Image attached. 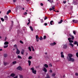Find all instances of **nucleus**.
Masks as SVG:
<instances>
[{"mask_svg": "<svg viewBox=\"0 0 78 78\" xmlns=\"http://www.w3.org/2000/svg\"><path fill=\"white\" fill-rule=\"evenodd\" d=\"M9 44V42H8L6 41L4 43V45H8Z\"/></svg>", "mask_w": 78, "mask_h": 78, "instance_id": "dca6fc26", "label": "nucleus"}, {"mask_svg": "<svg viewBox=\"0 0 78 78\" xmlns=\"http://www.w3.org/2000/svg\"><path fill=\"white\" fill-rule=\"evenodd\" d=\"M63 3L65 4V3H66V1H63Z\"/></svg>", "mask_w": 78, "mask_h": 78, "instance_id": "4d7b16f0", "label": "nucleus"}, {"mask_svg": "<svg viewBox=\"0 0 78 78\" xmlns=\"http://www.w3.org/2000/svg\"><path fill=\"white\" fill-rule=\"evenodd\" d=\"M36 39L37 41L39 42V37H38V35H36Z\"/></svg>", "mask_w": 78, "mask_h": 78, "instance_id": "423d86ee", "label": "nucleus"}, {"mask_svg": "<svg viewBox=\"0 0 78 78\" xmlns=\"http://www.w3.org/2000/svg\"><path fill=\"white\" fill-rule=\"evenodd\" d=\"M27 1L28 2H30L31 1H30V0H27Z\"/></svg>", "mask_w": 78, "mask_h": 78, "instance_id": "69168bd1", "label": "nucleus"}, {"mask_svg": "<svg viewBox=\"0 0 78 78\" xmlns=\"http://www.w3.org/2000/svg\"><path fill=\"white\" fill-rule=\"evenodd\" d=\"M4 66H6V63L5 62H4Z\"/></svg>", "mask_w": 78, "mask_h": 78, "instance_id": "6e6d98bb", "label": "nucleus"}, {"mask_svg": "<svg viewBox=\"0 0 78 78\" xmlns=\"http://www.w3.org/2000/svg\"><path fill=\"white\" fill-rule=\"evenodd\" d=\"M10 76H8L7 77V78H10Z\"/></svg>", "mask_w": 78, "mask_h": 78, "instance_id": "680f3d73", "label": "nucleus"}, {"mask_svg": "<svg viewBox=\"0 0 78 78\" xmlns=\"http://www.w3.org/2000/svg\"><path fill=\"white\" fill-rule=\"evenodd\" d=\"M15 76V74L12 73L11 74V75H10V76H12V77H14Z\"/></svg>", "mask_w": 78, "mask_h": 78, "instance_id": "2eb2a0df", "label": "nucleus"}, {"mask_svg": "<svg viewBox=\"0 0 78 78\" xmlns=\"http://www.w3.org/2000/svg\"><path fill=\"white\" fill-rule=\"evenodd\" d=\"M73 33L74 34H76V32L75 31H73Z\"/></svg>", "mask_w": 78, "mask_h": 78, "instance_id": "a19ab883", "label": "nucleus"}, {"mask_svg": "<svg viewBox=\"0 0 78 78\" xmlns=\"http://www.w3.org/2000/svg\"><path fill=\"white\" fill-rule=\"evenodd\" d=\"M28 21L29 22H30V20L29 19L28 20Z\"/></svg>", "mask_w": 78, "mask_h": 78, "instance_id": "e2e57ef3", "label": "nucleus"}, {"mask_svg": "<svg viewBox=\"0 0 78 78\" xmlns=\"http://www.w3.org/2000/svg\"><path fill=\"white\" fill-rule=\"evenodd\" d=\"M20 42L21 43V44H23V41H20Z\"/></svg>", "mask_w": 78, "mask_h": 78, "instance_id": "37998d69", "label": "nucleus"}, {"mask_svg": "<svg viewBox=\"0 0 78 78\" xmlns=\"http://www.w3.org/2000/svg\"><path fill=\"white\" fill-rule=\"evenodd\" d=\"M20 78H23V76L22 75H20L19 76Z\"/></svg>", "mask_w": 78, "mask_h": 78, "instance_id": "ea45409f", "label": "nucleus"}, {"mask_svg": "<svg viewBox=\"0 0 78 78\" xmlns=\"http://www.w3.org/2000/svg\"><path fill=\"white\" fill-rule=\"evenodd\" d=\"M50 45L51 46H53V45H56V43L54 42L53 43L51 44Z\"/></svg>", "mask_w": 78, "mask_h": 78, "instance_id": "9b49d317", "label": "nucleus"}, {"mask_svg": "<svg viewBox=\"0 0 78 78\" xmlns=\"http://www.w3.org/2000/svg\"><path fill=\"white\" fill-rule=\"evenodd\" d=\"M78 44V42L76 41H75L74 43V45H76V44Z\"/></svg>", "mask_w": 78, "mask_h": 78, "instance_id": "5701e85b", "label": "nucleus"}, {"mask_svg": "<svg viewBox=\"0 0 78 78\" xmlns=\"http://www.w3.org/2000/svg\"><path fill=\"white\" fill-rule=\"evenodd\" d=\"M22 9H23V10H24L25 9V8H22Z\"/></svg>", "mask_w": 78, "mask_h": 78, "instance_id": "774afa93", "label": "nucleus"}, {"mask_svg": "<svg viewBox=\"0 0 78 78\" xmlns=\"http://www.w3.org/2000/svg\"><path fill=\"white\" fill-rule=\"evenodd\" d=\"M50 78V76H49V75H48V74H46V77L45 78Z\"/></svg>", "mask_w": 78, "mask_h": 78, "instance_id": "6ab92c4d", "label": "nucleus"}, {"mask_svg": "<svg viewBox=\"0 0 78 78\" xmlns=\"http://www.w3.org/2000/svg\"><path fill=\"white\" fill-rule=\"evenodd\" d=\"M29 24H30V22H29L28 23H27V25H29Z\"/></svg>", "mask_w": 78, "mask_h": 78, "instance_id": "0e129e2a", "label": "nucleus"}, {"mask_svg": "<svg viewBox=\"0 0 78 78\" xmlns=\"http://www.w3.org/2000/svg\"><path fill=\"white\" fill-rule=\"evenodd\" d=\"M46 38H47V37H46V36H44L43 39H45Z\"/></svg>", "mask_w": 78, "mask_h": 78, "instance_id": "e433bc0d", "label": "nucleus"}, {"mask_svg": "<svg viewBox=\"0 0 78 78\" xmlns=\"http://www.w3.org/2000/svg\"><path fill=\"white\" fill-rule=\"evenodd\" d=\"M17 63V62L16 61H14L12 62L13 64H16Z\"/></svg>", "mask_w": 78, "mask_h": 78, "instance_id": "393cba45", "label": "nucleus"}, {"mask_svg": "<svg viewBox=\"0 0 78 78\" xmlns=\"http://www.w3.org/2000/svg\"><path fill=\"white\" fill-rule=\"evenodd\" d=\"M31 48L32 49V51H34V48L33 47V46H31Z\"/></svg>", "mask_w": 78, "mask_h": 78, "instance_id": "cd10ccee", "label": "nucleus"}, {"mask_svg": "<svg viewBox=\"0 0 78 78\" xmlns=\"http://www.w3.org/2000/svg\"><path fill=\"white\" fill-rule=\"evenodd\" d=\"M73 22H74V23H76V22H77V20H73Z\"/></svg>", "mask_w": 78, "mask_h": 78, "instance_id": "4be33fe9", "label": "nucleus"}, {"mask_svg": "<svg viewBox=\"0 0 78 78\" xmlns=\"http://www.w3.org/2000/svg\"><path fill=\"white\" fill-rule=\"evenodd\" d=\"M69 45H70V46H71L72 47H73L74 46V45H73V44L71 43H69Z\"/></svg>", "mask_w": 78, "mask_h": 78, "instance_id": "a211bd4d", "label": "nucleus"}, {"mask_svg": "<svg viewBox=\"0 0 78 78\" xmlns=\"http://www.w3.org/2000/svg\"><path fill=\"white\" fill-rule=\"evenodd\" d=\"M42 39H43V38H42L41 37H40L39 40L40 41H42Z\"/></svg>", "mask_w": 78, "mask_h": 78, "instance_id": "72a5a7b5", "label": "nucleus"}, {"mask_svg": "<svg viewBox=\"0 0 78 78\" xmlns=\"http://www.w3.org/2000/svg\"><path fill=\"white\" fill-rule=\"evenodd\" d=\"M44 66V67H45L46 68H48V66L47 64H45Z\"/></svg>", "mask_w": 78, "mask_h": 78, "instance_id": "f3484780", "label": "nucleus"}, {"mask_svg": "<svg viewBox=\"0 0 78 78\" xmlns=\"http://www.w3.org/2000/svg\"><path fill=\"white\" fill-rule=\"evenodd\" d=\"M30 28L32 31H33V27L31 26H30Z\"/></svg>", "mask_w": 78, "mask_h": 78, "instance_id": "aec40b11", "label": "nucleus"}, {"mask_svg": "<svg viewBox=\"0 0 78 78\" xmlns=\"http://www.w3.org/2000/svg\"><path fill=\"white\" fill-rule=\"evenodd\" d=\"M40 5L42 6H43L44 5V4H43L42 3H41Z\"/></svg>", "mask_w": 78, "mask_h": 78, "instance_id": "09e8293b", "label": "nucleus"}, {"mask_svg": "<svg viewBox=\"0 0 78 78\" xmlns=\"http://www.w3.org/2000/svg\"><path fill=\"white\" fill-rule=\"evenodd\" d=\"M13 2H16V0H13Z\"/></svg>", "mask_w": 78, "mask_h": 78, "instance_id": "052dcab7", "label": "nucleus"}, {"mask_svg": "<svg viewBox=\"0 0 78 78\" xmlns=\"http://www.w3.org/2000/svg\"><path fill=\"white\" fill-rule=\"evenodd\" d=\"M69 42H70V43H72L73 42V41L72 40H70L69 41Z\"/></svg>", "mask_w": 78, "mask_h": 78, "instance_id": "f704fd0d", "label": "nucleus"}, {"mask_svg": "<svg viewBox=\"0 0 78 78\" xmlns=\"http://www.w3.org/2000/svg\"><path fill=\"white\" fill-rule=\"evenodd\" d=\"M75 75L76 76H78V73H76L75 74Z\"/></svg>", "mask_w": 78, "mask_h": 78, "instance_id": "49530a36", "label": "nucleus"}, {"mask_svg": "<svg viewBox=\"0 0 78 78\" xmlns=\"http://www.w3.org/2000/svg\"><path fill=\"white\" fill-rule=\"evenodd\" d=\"M17 69H18V70H21V71H22V67L20 66H19L18 67Z\"/></svg>", "mask_w": 78, "mask_h": 78, "instance_id": "20e7f679", "label": "nucleus"}, {"mask_svg": "<svg viewBox=\"0 0 78 78\" xmlns=\"http://www.w3.org/2000/svg\"><path fill=\"white\" fill-rule=\"evenodd\" d=\"M43 70L44 72H47V69H46V68L44 67H43Z\"/></svg>", "mask_w": 78, "mask_h": 78, "instance_id": "39448f33", "label": "nucleus"}, {"mask_svg": "<svg viewBox=\"0 0 78 78\" xmlns=\"http://www.w3.org/2000/svg\"><path fill=\"white\" fill-rule=\"evenodd\" d=\"M41 23H43L44 22V20H41Z\"/></svg>", "mask_w": 78, "mask_h": 78, "instance_id": "79ce46f5", "label": "nucleus"}, {"mask_svg": "<svg viewBox=\"0 0 78 78\" xmlns=\"http://www.w3.org/2000/svg\"><path fill=\"white\" fill-rule=\"evenodd\" d=\"M63 48H65V49H67V44H65L63 45Z\"/></svg>", "mask_w": 78, "mask_h": 78, "instance_id": "6e6552de", "label": "nucleus"}, {"mask_svg": "<svg viewBox=\"0 0 78 78\" xmlns=\"http://www.w3.org/2000/svg\"><path fill=\"white\" fill-rule=\"evenodd\" d=\"M32 58V56H30L28 57L29 59H31V58Z\"/></svg>", "mask_w": 78, "mask_h": 78, "instance_id": "473e14b6", "label": "nucleus"}, {"mask_svg": "<svg viewBox=\"0 0 78 78\" xmlns=\"http://www.w3.org/2000/svg\"><path fill=\"white\" fill-rule=\"evenodd\" d=\"M68 56L67 57V59L68 61H72V62H74L75 61V59L73 58H72V57L73 56V55L71 54H68Z\"/></svg>", "mask_w": 78, "mask_h": 78, "instance_id": "f257e3e1", "label": "nucleus"}, {"mask_svg": "<svg viewBox=\"0 0 78 78\" xmlns=\"http://www.w3.org/2000/svg\"><path fill=\"white\" fill-rule=\"evenodd\" d=\"M4 57L6 58V57H7V56H8V55L6 54H5L4 55Z\"/></svg>", "mask_w": 78, "mask_h": 78, "instance_id": "bb28decb", "label": "nucleus"}, {"mask_svg": "<svg viewBox=\"0 0 78 78\" xmlns=\"http://www.w3.org/2000/svg\"><path fill=\"white\" fill-rule=\"evenodd\" d=\"M21 7L20 5H18L17 8H16V11H17L18 9H21Z\"/></svg>", "mask_w": 78, "mask_h": 78, "instance_id": "7ed1b4c3", "label": "nucleus"}, {"mask_svg": "<svg viewBox=\"0 0 78 78\" xmlns=\"http://www.w3.org/2000/svg\"><path fill=\"white\" fill-rule=\"evenodd\" d=\"M4 19L5 20H8V16H7L5 15L4 16Z\"/></svg>", "mask_w": 78, "mask_h": 78, "instance_id": "9d476101", "label": "nucleus"}, {"mask_svg": "<svg viewBox=\"0 0 78 78\" xmlns=\"http://www.w3.org/2000/svg\"><path fill=\"white\" fill-rule=\"evenodd\" d=\"M14 47L16 48V50H17V49H18V48H17V45L15 44V45H14Z\"/></svg>", "mask_w": 78, "mask_h": 78, "instance_id": "412c9836", "label": "nucleus"}, {"mask_svg": "<svg viewBox=\"0 0 78 78\" xmlns=\"http://www.w3.org/2000/svg\"><path fill=\"white\" fill-rule=\"evenodd\" d=\"M60 54L61 55V58H64V55H63V52H61Z\"/></svg>", "mask_w": 78, "mask_h": 78, "instance_id": "0eeeda50", "label": "nucleus"}, {"mask_svg": "<svg viewBox=\"0 0 78 78\" xmlns=\"http://www.w3.org/2000/svg\"><path fill=\"white\" fill-rule=\"evenodd\" d=\"M28 49L30 50V51H31V47H29Z\"/></svg>", "mask_w": 78, "mask_h": 78, "instance_id": "c756f323", "label": "nucleus"}, {"mask_svg": "<svg viewBox=\"0 0 78 78\" xmlns=\"http://www.w3.org/2000/svg\"><path fill=\"white\" fill-rule=\"evenodd\" d=\"M47 19V17H45L44 18V20H46Z\"/></svg>", "mask_w": 78, "mask_h": 78, "instance_id": "5fc2aeb1", "label": "nucleus"}, {"mask_svg": "<svg viewBox=\"0 0 78 78\" xmlns=\"http://www.w3.org/2000/svg\"><path fill=\"white\" fill-rule=\"evenodd\" d=\"M49 66H50L51 67H52V65H51V64H49Z\"/></svg>", "mask_w": 78, "mask_h": 78, "instance_id": "bf43d9fd", "label": "nucleus"}, {"mask_svg": "<svg viewBox=\"0 0 78 78\" xmlns=\"http://www.w3.org/2000/svg\"><path fill=\"white\" fill-rule=\"evenodd\" d=\"M63 21H62V20H61L60 21L58 22V23H59V24H60V23H62V22Z\"/></svg>", "mask_w": 78, "mask_h": 78, "instance_id": "b1692460", "label": "nucleus"}, {"mask_svg": "<svg viewBox=\"0 0 78 78\" xmlns=\"http://www.w3.org/2000/svg\"><path fill=\"white\" fill-rule=\"evenodd\" d=\"M24 15H26V14H27V12H25L24 13Z\"/></svg>", "mask_w": 78, "mask_h": 78, "instance_id": "864d4df0", "label": "nucleus"}, {"mask_svg": "<svg viewBox=\"0 0 78 78\" xmlns=\"http://www.w3.org/2000/svg\"><path fill=\"white\" fill-rule=\"evenodd\" d=\"M17 58H20V59H22V57H21V56L20 55H18L17 56Z\"/></svg>", "mask_w": 78, "mask_h": 78, "instance_id": "2f4dec72", "label": "nucleus"}, {"mask_svg": "<svg viewBox=\"0 0 78 78\" xmlns=\"http://www.w3.org/2000/svg\"><path fill=\"white\" fill-rule=\"evenodd\" d=\"M31 61H30V60H28V63L29 64V66H31Z\"/></svg>", "mask_w": 78, "mask_h": 78, "instance_id": "4468645a", "label": "nucleus"}, {"mask_svg": "<svg viewBox=\"0 0 78 78\" xmlns=\"http://www.w3.org/2000/svg\"><path fill=\"white\" fill-rule=\"evenodd\" d=\"M53 9H55L54 6L52 7V9L51 8L49 9L50 11H51V10H53Z\"/></svg>", "mask_w": 78, "mask_h": 78, "instance_id": "f8f14e48", "label": "nucleus"}, {"mask_svg": "<svg viewBox=\"0 0 78 78\" xmlns=\"http://www.w3.org/2000/svg\"><path fill=\"white\" fill-rule=\"evenodd\" d=\"M76 55L77 57H78V52H77L76 53Z\"/></svg>", "mask_w": 78, "mask_h": 78, "instance_id": "c03bdc74", "label": "nucleus"}, {"mask_svg": "<svg viewBox=\"0 0 78 78\" xmlns=\"http://www.w3.org/2000/svg\"><path fill=\"white\" fill-rule=\"evenodd\" d=\"M30 69L32 70L33 73H34V74H36V71L35 70H34V68L33 67L31 68Z\"/></svg>", "mask_w": 78, "mask_h": 78, "instance_id": "f03ea898", "label": "nucleus"}, {"mask_svg": "<svg viewBox=\"0 0 78 78\" xmlns=\"http://www.w3.org/2000/svg\"><path fill=\"white\" fill-rule=\"evenodd\" d=\"M53 20L51 21V22H50V24H51V25H53V24H52V23H53Z\"/></svg>", "mask_w": 78, "mask_h": 78, "instance_id": "7c9ffc66", "label": "nucleus"}, {"mask_svg": "<svg viewBox=\"0 0 78 78\" xmlns=\"http://www.w3.org/2000/svg\"><path fill=\"white\" fill-rule=\"evenodd\" d=\"M21 53L22 55H23V51H22L21 52Z\"/></svg>", "mask_w": 78, "mask_h": 78, "instance_id": "4c0bfd02", "label": "nucleus"}, {"mask_svg": "<svg viewBox=\"0 0 78 78\" xmlns=\"http://www.w3.org/2000/svg\"><path fill=\"white\" fill-rule=\"evenodd\" d=\"M71 38L72 40H73L74 39V37L73 36H72Z\"/></svg>", "mask_w": 78, "mask_h": 78, "instance_id": "58836bf2", "label": "nucleus"}, {"mask_svg": "<svg viewBox=\"0 0 78 78\" xmlns=\"http://www.w3.org/2000/svg\"><path fill=\"white\" fill-rule=\"evenodd\" d=\"M1 20L2 22H4V19H3V18H1Z\"/></svg>", "mask_w": 78, "mask_h": 78, "instance_id": "c9c22d12", "label": "nucleus"}, {"mask_svg": "<svg viewBox=\"0 0 78 78\" xmlns=\"http://www.w3.org/2000/svg\"><path fill=\"white\" fill-rule=\"evenodd\" d=\"M49 2L51 3H53V0H50Z\"/></svg>", "mask_w": 78, "mask_h": 78, "instance_id": "a878e982", "label": "nucleus"}, {"mask_svg": "<svg viewBox=\"0 0 78 78\" xmlns=\"http://www.w3.org/2000/svg\"><path fill=\"white\" fill-rule=\"evenodd\" d=\"M16 53L17 55H19V54H20V51L18 49H16Z\"/></svg>", "mask_w": 78, "mask_h": 78, "instance_id": "1a4fd4ad", "label": "nucleus"}, {"mask_svg": "<svg viewBox=\"0 0 78 78\" xmlns=\"http://www.w3.org/2000/svg\"><path fill=\"white\" fill-rule=\"evenodd\" d=\"M52 76H55V74L53 73L52 75Z\"/></svg>", "mask_w": 78, "mask_h": 78, "instance_id": "de8ad7c7", "label": "nucleus"}, {"mask_svg": "<svg viewBox=\"0 0 78 78\" xmlns=\"http://www.w3.org/2000/svg\"><path fill=\"white\" fill-rule=\"evenodd\" d=\"M44 25L47 26V23H44Z\"/></svg>", "mask_w": 78, "mask_h": 78, "instance_id": "603ef678", "label": "nucleus"}, {"mask_svg": "<svg viewBox=\"0 0 78 78\" xmlns=\"http://www.w3.org/2000/svg\"><path fill=\"white\" fill-rule=\"evenodd\" d=\"M6 39H7L6 37H5V41H6Z\"/></svg>", "mask_w": 78, "mask_h": 78, "instance_id": "13d9d810", "label": "nucleus"}, {"mask_svg": "<svg viewBox=\"0 0 78 78\" xmlns=\"http://www.w3.org/2000/svg\"><path fill=\"white\" fill-rule=\"evenodd\" d=\"M2 50H3L2 49H0V51H2Z\"/></svg>", "mask_w": 78, "mask_h": 78, "instance_id": "338daca9", "label": "nucleus"}, {"mask_svg": "<svg viewBox=\"0 0 78 78\" xmlns=\"http://www.w3.org/2000/svg\"><path fill=\"white\" fill-rule=\"evenodd\" d=\"M11 12V10H9V11H8L7 12V14L8 15V14H9V13H10V12Z\"/></svg>", "mask_w": 78, "mask_h": 78, "instance_id": "ddd939ff", "label": "nucleus"}, {"mask_svg": "<svg viewBox=\"0 0 78 78\" xmlns=\"http://www.w3.org/2000/svg\"><path fill=\"white\" fill-rule=\"evenodd\" d=\"M8 47V45H5L4 46V48H7V47Z\"/></svg>", "mask_w": 78, "mask_h": 78, "instance_id": "c85d7f7f", "label": "nucleus"}, {"mask_svg": "<svg viewBox=\"0 0 78 78\" xmlns=\"http://www.w3.org/2000/svg\"><path fill=\"white\" fill-rule=\"evenodd\" d=\"M49 72H50V73H52V70H51V69H50L49 70Z\"/></svg>", "mask_w": 78, "mask_h": 78, "instance_id": "8fccbe9b", "label": "nucleus"}, {"mask_svg": "<svg viewBox=\"0 0 78 78\" xmlns=\"http://www.w3.org/2000/svg\"><path fill=\"white\" fill-rule=\"evenodd\" d=\"M71 40V38H68V41H71L70 40Z\"/></svg>", "mask_w": 78, "mask_h": 78, "instance_id": "a18cd8bd", "label": "nucleus"}, {"mask_svg": "<svg viewBox=\"0 0 78 78\" xmlns=\"http://www.w3.org/2000/svg\"><path fill=\"white\" fill-rule=\"evenodd\" d=\"M13 23H14V22L13 21H12V25H13Z\"/></svg>", "mask_w": 78, "mask_h": 78, "instance_id": "3c124183", "label": "nucleus"}]
</instances>
